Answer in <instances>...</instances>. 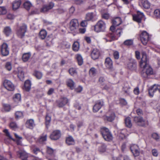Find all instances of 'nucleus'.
Segmentation results:
<instances>
[{
    "instance_id": "obj_1",
    "label": "nucleus",
    "mask_w": 160,
    "mask_h": 160,
    "mask_svg": "<svg viewBox=\"0 0 160 160\" xmlns=\"http://www.w3.org/2000/svg\"><path fill=\"white\" fill-rule=\"evenodd\" d=\"M142 58L139 63V65L142 69L141 72L142 76L146 78L148 76L152 75L153 74V71L148 64V59L147 58L146 53L144 52H142Z\"/></svg>"
},
{
    "instance_id": "obj_2",
    "label": "nucleus",
    "mask_w": 160,
    "mask_h": 160,
    "mask_svg": "<svg viewBox=\"0 0 160 160\" xmlns=\"http://www.w3.org/2000/svg\"><path fill=\"white\" fill-rule=\"evenodd\" d=\"M122 32L121 29H118L115 32L109 33L106 34V36L103 39L106 42H111L117 40L120 36L121 33Z\"/></svg>"
},
{
    "instance_id": "obj_3",
    "label": "nucleus",
    "mask_w": 160,
    "mask_h": 160,
    "mask_svg": "<svg viewBox=\"0 0 160 160\" xmlns=\"http://www.w3.org/2000/svg\"><path fill=\"white\" fill-rule=\"evenodd\" d=\"M100 132L105 140L110 141L112 140V136L108 128L104 127L101 128Z\"/></svg>"
},
{
    "instance_id": "obj_4",
    "label": "nucleus",
    "mask_w": 160,
    "mask_h": 160,
    "mask_svg": "<svg viewBox=\"0 0 160 160\" xmlns=\"http://www.w3.org/2000/svg\"><path fill=\"white\" fill-rule=\"evenodd\" d=\"M106 27V23L103 21L100 20L94 26V30L97 32H103L105 31Z\"/></svg>"
},
{
    "instance_id": "obj_5",
    "label": "nucleus",
    "mask_w": 160,
    "mask_h": 160,
    "mask_svg": "<svg viewBox=\"0 0 160 160\" xmlns=\"http://www.w3.org/2000/svg\"><path fill=\"white\" fill-rule=\"evenodd\" d=\"M133 121L137 125L141 127H145L148 125V121L144 119L140 116H135L133 117Z\"/></svg>"
},
{
    "instance_id": "obj_6",
    "label": "nucleus",
    "mask_w": 160,
    "mask_h": 160,
    "mask_svg": "<svg viewBox=\"0 0 160 160\" xmlns=\"http://www.w3.org/2000/svg\"><path fill=\"white\" fill-rule=\"evenodd\" d=\"M54 5V4L52 2H51L47 4L43 5L40 9V12L43 13L48 12L49 10L52 9Z\"/></svg>"
},
{
    "instance_id": "obj_7",
    "label": "nucleus",
    "mask_w": 160,
    "mask_h": 160,
    "mask_svg": "<svg viewBox=\"0 0 160 160\" xmlns=\"http://www.w3.org/2000/svg\"><path fill=\"white\" fill-rule=\"evenodd\" d=\"M140 37L142 43L144 45H146L149 40L148 34L146 31H143L141 34Z\"/></svg>"
},
{
    "instance_id": "obj_8",
    "label": "nucleus",
    "mask_w": 160,
    "mask_h": 160,
    "mask_svg": "<svg viewBox=\"0 0 160 160\" xmlns=\"http://www.w3.org/2000/svg\"><path fill=\"white\" fill-rule=\"evenodd\" d=\"M79 26V23L77 19H72L70 22L69 28L71 31H74Z\"/></svg>"
},
{
    "instance_id": "obj_9",
    "label": "nucleus",
    "mask_w": 160,
    "mask_h": 160,
    "mask_svg": "<svg viewBox=\"0 0 160 160\" xmlns=\"http://www.w3.org/2000/svg\"><path fill=\"white\" fill-rule=\"evenodd\" d=\"M4 86L8 90L13 91L14 89V86L13 84L9 80H5L4 82Z\"/></svg>"
},
{
    "instance_id": "obj_10",
    "label": "nucleus",
    "mask_w": 160,
    "mask_h": 160,
    "mask_svg": "<svg viewBox=\"0 0 160 160\" xmlns=\"http://www.w3.org/2000/svg\"><path fill=\"white\" fill-rule=\"evenodd\" d=\"M130 150L135 157H137L140 154V149L138 145L136 144L132 145L130 147Z\"/></svg>"
},
{
    "instance_id": "obj_11",
    "label": "nucleus",
    "mask_w": 160,
    "mask_h": 160,
    "mask_svg": "<svg viewBox=\"0 0 160 160\" xmlns=\"http://www.w3.org/2000/svg\"><path fill=\"white\" fill-rule=\"evenodd\" d=\"M27 26L26 25H22L18 30L17 34L18 36L22 38L25 35L26 32Z\"/></svg>"
},
{
    "instance_id": "obj_12",
    "label": "nucleus",
    "mask_w": 160,
    "mask_h": 160,
    "mask_svg": "<svg viewBox=\"0 0 160 160\" xmlns=\"http://www.w3.org/2000/svg\"><path fill=\"white\" fill-rule=\"evenodd\" d=\"M116 116L114 112H109L108 115H105L103 116V119L105 121L112 122L115 119Z\"/></svg>"
},
{
    "instance_id": "obj_13",
    "label": "nucleus",
    "mask_w": 160,
    "mask_h": 160,
    "mask_svg": "<svg viewBox=\"0 0 160 160\" xmlns=\"http://www.w3.org/2000/svg\"><path fill=\"white\" fill-rule=\"evenodd\" d=\"M103 105V102L102 100L97 101L93 107V111L97 112Z\"/></svg>"
},
{
    "instance_id": "obj_14",
    "label": "nucleus",
    "mask_w": 160,
    "mask_h": 160,
    "mask_svg": "<svg viewBox=\"0 0 160 160\" xmlns=\"http://www.w3.org/2000/svg\"><path fill=\"white\" fill-rule=\"evenodd\" d=\"M61 133L59 130L54 131L51 134L50 138L52 140H57L61 137Z\"/></svg>"
},
{
    "instance_id": "obj_15",
    "label": "nucleus",
    "mask_w": 160,
    "mask_h": 160,
    "mask_svg": "<svg viewBox=\"0 0 160 160\" xmlns=\"http://www.w3.org/2000/svg\"><path fill=\"white\" fill-rule=\"evenodd\" d=\"M104 64L107 68L110 70H113V62L110 58L107 57L106 58Z\"/></svg>"
},
{
    "instance_id": "obj_16",
    "label": "nucleus",
    "mask_w": 160,
    "mask_h": 160,
    "mask_svg": "<svg viewBox=\"0 0 160 160\" xmlns=\"http://www.w3.org/2000/svg\"><path fill=\"white\" fill-rule=\"evenodd\" d=\"M2 54L4 56H6L9 53V50L8 45L5 43L2 45L1 49Z\"/></svg>"
},
{
    "instance_id": "obj_17",
    "label": "nucleus",
    "mask_w": 160,
    "mask_h": 160,
    "mask_svg": "<svg viewBox=\"0 0 160 160\" xmlns=\"http://www.w3.org/2000/svg\"><path fill=\"white\" fill-rule=\"evenodd\" d=\"M143 16V13L139 11H138L137 14L133 15V19L134 21L138 23H140Z\"/></svg>"
},
{
    "instance_id": "obj_18",
    "label": "nucleus",
    "mask_w": 160,
    "mask_h": 160,
    "mask_svg": "<svg viewBox=\"0 0 160 160\" xmlns=\"http://www.w3.org/2000/svg\"><path fill=\"white\" fill-rule=\"evenodd\" d=\"M157 91H158L159 92H160V85L155 84L151 87L149 89L148 92L149 95L151 97H152L153 95L154 92Z\"/></svg>"
},
{
    "instance_id": "obj_19",
    "label": "nucleus",
    "mask_w": 160,
    "mask_h": 160,
    "mask_svg": "<svg viewBox=\"0 0 160 160\" xmlns=\"http://www.w3.org/2000/svg\"><path fill=\"white\" fill-rule=\"evenodd\" d=\"M17 155L22 160H27L28 154L24 151H19L17 152Z\"/></svg>"
},
{
    "instance_id": "obj_20",
    "label": "nucleus",
    "mask_w": 160,
    "mask_h": 160,
    "mask_svg": "<svg viewBox=\"0 0 160 160\" xmlns=\"http://www.w3.org/2000/svg\"><path fill=\"white\" fill-rule=\"evenodd\" d=\"M85 19L88 21H93L97 18H96V15L93 12H89L86 15Z\"/></svg>"
},
{
    "instance_id": "obj_21",
    "label": "nucleus",
    "mask_w": 160,
    "mask_h": 160,
    "mask_svg": "<svg viewBox=\"0 0 160 160\" xmlns=\"http://www.w3.org/2000/svg\"><path fill=\"white\" fill-rule=\"evenodd\" d=\"M92 58L94 60L98 58L100 55V52L97 49H94L92 51L91 54Z\"/></svg>"
},
{
    "instance_id": "obj_22",
    "label": "nucleus",
    "mask_w": 160,
    "mask_h": 160,
    "mask_svg": "<svg viewBox=\"0 0 160 160\" xmlns=\"http://www.w3.org/2000/svg\"><path fill=\"white\" fill-rule=\"evenodd\" d=\"M68 99L66 98H61L58 103V106L59 107H62L65 105L68 102Z\"/></svg>"
},
{
    "instance_id": "obj_23",
    "label": "nucleus",
    "mask_w": 160,
    "mask_h": 160,
    "mask_svg": "<svg viewBox=\"0 0 160 160\" xmlns=\"http://www.w3.org/2000/svg\"><path fill=\"white\" fill-rule=\"evenodd\" d=\"M18 77L21 81L23 80L24 77V72L22 68L21 67L18 68Z\"/></svg>"
},
{
    "instance_id": "obj_24",
    "label": "nucleus",
    "mask_w": 160,
    "mask_h": 160,
    "mask_svg": "<svg viewBox=\"0 0 160 160\" xmlns=\"http://www.w3.org/2000/svg\"><path fill=\"white\" fill-rule=\"evenodd\" d=\"M21 3V0H16L12 3V8L14 10L18 9Z\"/></svg>"
},
{
    "instance_id": "obj_25",
    "label": "nucleus",
    "mask_w": 160,
    "mask_h": 160,
    "mask_svg": "<svg viewBox=\"0 0 160 160\" xmlns=\"http://www.w3.org/2000/svg\"><path fill=\"white\" fill-rule=\"evenodd\" d=\"M27 127L31 129H32L35 126L34 120L32 119H30L28 120L26 123Z\"/></svg>"
},
{
    "instance_id": "obj_26",
    "label": "nucleus",
    "mask_w": 160,
    "mask_h": 160,
    "mask_svg": "<svg viewBox=\"0 0 160 160\" xmlns=\"http://www.w3.org/2000/svg\"><path fill=\"white\" fill-rule=\"evenodd\" d=\"M112 23L113 25L117 26L120 25L122 23L121 18L119 17H117L112 20Z\"/></svg>"
},
{
    "instance_id": "obj_27",
    "label": "nucleus",
    "mask_w": 160,
    "mask_h": 160,
    "mask_svg": "<svg viewBox=\"0 0 160 160\" xmlns=\"http://www.w3.org/2000/svg\"><path fill=\"white\" fill-rule=\"evenodd\" d=\"M66 84L71 89H73L74 88L75 83L71 79H67L66 81Z\"/></svg>"
},
{
    "instance_id": "obj_28",
    "label": "nucleus",
    "mask_w": 160,
    "mask_h": 160,
    "mask_svg": "<svg viewBox=\"0 0 160 160\" xmlns=\"http://www.w3.org/2000/svg\"><path fill=\"white\" fill-rule=\"evenodd\" d=\"M141 3L145 9H148L150 7V3L147 0H142Z\"/></svg>"
},
{
    "instance_id": "obj_29",
    "label": "nucleus",
    "mask_w": 160,
    "mask_h": 160,
    "mask_svg": "<svg viewBox=\"0 0 160 160\" xmlns=\"http://www.w3.org/2000/svg\"><path fill=\"white\" fill-rule=\"evenodd\" d=\"M128 68L132 71L135 70L136 69L137 64L135 62H131L128 65Z\"/></svg>"
},
{
    "instance_id": "obj_30",
    "label": "nucleus",
    "mask_w": 160,
    "mask_h": 160,
    "mask_svg": "<svg viewBox=\"0 0 160 160\" xmlns=\"http://www.w3.org/2000/svg\"><path fill=\"white\" fill-rule=\"evenodd\" d=\"M31 82L29 80H26L24 83V89L27 91H29L31 89Z\"/></svg>"
},
{
    "instance_id": "obj_31",
    "label": "nucleus",
    "mask_w": 160,
    "mask_h": 160,
    "mask_svg": "<svg viewBox=\"0 0 160 160\" xmlns=\"http://www.w3.org/2000/svg\"><path fill=\"white\" fill-rule=\"evenodd\" d=\"M31 149L33 152L35 154H37L38 153L41 152L39 148L37 146L34 145H32L31 146Z\"/></svg>"
},
{
    "instance_id": "obj_32",
    "label": "nucleus",
    "mask_w": 160,
    "mask_h": 160,
    "mask_svg": "<svg viewBox=\"0 0 160 160\" xmlns=\"http://www.w3.org/2000/svg\"><path fill=\"white\" fill-rule=\"evenodd\" d=\"M66 143L68 145H74L75 143L74 140L73 138L71 137H69L66 139Z\"/></svg>"
},
{
    "instance_id": "obj_33",
    "label": "nucleus",
    "mask_w": 160,
    "mask_h": 160,
    "mask_svg": "<svg viewBox=\"0 0 160 160\" xmlns=\"http://www.w3.org/2000/svg\"><path fill=\"white\" fill-rule=\"evenodd\" d=\"M76 58L77 60L78 65H81L83 63V60L81 55L80 54L76 55Z\"/></svg>"
},
{
    "instance_id": "obj_34",
    "label": "nucleus",
    "mask_w": 160,
    "mask_h": 160,
    "mask_svg": "<svg viewBox=\"0 0 160 160\" xmlns=\"http://www.w3.org/2000/svg\"><path fill=\"white\" fill-rule=\"evenodd\" d=\"M125 123L126 126L128 128H131L132 125L131 120L130 118L127 117L125 119Z\"/></svg>"
},
{
    "instance_id": "obj_35",
    "label": "nucleus",
    "mask_w": 160,
    "mask_h": 160,
    "mask_svg": "<svg viewBox=\"0 0 160 160\" xmlns=\"http://www.w3.org/2000/svg\"><path fill=\"white\" fill-rule=\"evenodd\" d=\"M130 87L128 83H125L123 88V91L127 94H129L130 93Z\"/></svg>"
},
{
    "instance_id": "obj_36",
    "label": "nucleus",
    "mask_w": 160,
    "mask_h": 160,
    "mask_svg": "<svg viewBox=\"0 0 160 160\" xmlns=\"http://www.w3.org/2000/svg\"><path fill=\"white\" fill-rule=\"evenodd\" d=\"M47 34L46 31L45 30H42L39 32V38L42 39H43L46 38Z\"/></svg>"
},
{
    "instance_id": "obj_37",
    "label": "nucleus",
    "mask_w": 160,
    "mask_h": 160,
    "mask_svg": "<svg viewBox=\"0 0 160 160\" xmlns=\"http://www.w3.org/2000/svg\"><path fill=\"white\" fill-rule=\"evenodd\" d=\"M53 40L52 36H48L45 39V42L47 46H49L52 43V40Z\"/></svg>"
},
{
    "instance_id": "obj_38",
    "label": "nucleus",
    "mask_w": 160,
    "mask_h": 160,
    "mask_svg": "<svg viewBox=\"0 0 160 160\" xmlns=\"http://www.w3.org/2000/svg\"><path fill=\"white\" fill-rule=\"evenodd\" d=\"M31 56L30 53H27L23 54L22 56V60L24 62H26L28 60Z\"/></svg>"
},
{
    "instance_id": "obj_39",
    "label": "nucleus",
    "mask_w": 160,
    "mask_h": 160,
    "mask_svg": "<svg viewBox=\"0 0 160 160\" xmlns=\"http://www.w3.org/2000/svg\"><path fill=\"white\" fill-rule=\"evenodd\" d=\"M4 32L7 36H9L11 33V29L9 27H5L4 29Z\"/></svg>"
},
{
    "instance_id": "obj_40",
    "label": "nucleus",
    "mask_w": 160,
    "mask_h": 160,
    "mask_svg": "<svg viewBox=\"0 0 160 160\" xmlns=\"http://www.w3.org/2000/svg\"><path fill=\"white\" fill-rule=\"evenodd\" d=\"M23 5L24 8L28 10H29L32 6L31 3L29 1H26L25 2Z\"/></svg>"
},
{
    "instance_id": "obj_41",
    "label": "nucleus",
    "mask_w": 160,
    "mask_h": 160,
    "mask_svg": "<svg viewBox=\"0 0 160 160\" xmlns=\"http://www.w3.org/2000/svg\"><path fill=\"white\" fill-rule=\"evenodd\" d=\"M79 43L78 42H74L72 46L73 50L75 51H78L79 49Z\"/></svg>"
},
{
    "instance_id": "obj_42",
    "label": "nucleus",
    "mask_w": 160,
    "mask_h": 160,
    "mask_svg": "<svg viewBox=\"0 0 160 160\" xmlns=\"http://www.w3.org/2000/svg\"><path fill=\"white\" fill-rule=\"evenodd\" d=\"M96 69L94 68H91L89 71V75L91 77H93L96 75Z\"/></svg>"
},
{
    "instance_id": "obj_43",
    "label": "nucleus",
    "mask_w": 160,
    "mask_h": 160,
    "mask_svg": "<svg viewBox=\"0 0 160 160\" xmlns=\"http://www.w3.org/2000/svg\"><path fill=\"white\" fill-rule=\"evenodd\" d=\"M33 74L38 79H40L42 76V73L37 71H35L34 72Z\"/></svg>"
},
{
    "instance_id": "obj_44",
    "label": "nucleus",
    "mask_w": 160,
    "mask_h": 160,
    "mask_svg": "<svg viewBox=\"0 0 160 160\" xmlns=\"http://www.w3.org/2000/svg\"><path fill=\"white\" fill-rule=\"evenodd\" d=\"M47 135H42L40 136L38 139L39 142L40 143H42L43 142L46 141L47 139Z\"/></svg>"
},
{
    "instance_id": "obj_45",
    "label": "nucleus",
    "mask_w": 160,
    "mask_h": 160,
    "mask_svg": "<svg viewBox=\"0 0 160 160\" xmlns=\"http://www.w3.org/2000/svg\"><path fill=\"white\" fill-rule=\"evenodd\" d=\"M70 44L66 42H63L62 43V47L63 48H70Z\"/></svg>"
},
{
    "instance_id": "obj_46",
    "label": "nucleus",
    "mask_w": 160,
    "mask_h": 160,
    "mask_svg": "<svg viewBox=\"0 0 160 160\" xmlns=\"http://www.w3.org/2000/svg\"><path fill=\"white\" fill-rule=\"evenodd\" d=\"M21 95L19 93L16 94L15 95L13 99L15 102H18L21 100Z\"/></svg>"
},
{
    "instance_id": "obj_47",
    "label": "nucleus",
    "mask_w": 160,
    "mask_h": 160,
    "mask_svg": "<svg viewBox=\"0 0 160 160\" xmlns=\"http://www.w3.org/2000/svg\"><path fill=\"white\" fill-rule=\"evenodd\" d=\"M154 16L157 18H160V10L156 9L154 12Z\"/></svg>"
},
{
    "instance_id": "obj_48",
    "label": "nucleus",
    "mask_w": 160,
    "mask_h": 160,
    "mask_svg": "<svg viewBox=\"0 0 160 160\" xmlns=\"http://www.w3.org/2000/svg\"><path fill=\"white\" fill-rule=\"evenodd\" d=\"M7 11L4 7H0V14L4 15L6 13Z\"/></svg>"
},
{
    "instance_id": "obj_49",
    "label": "nucleus",
    "mask_w": 160,
    "mask_h": 160,
    "mask_svg": "<svg viewBox=\"0 0 160 160\" xmlns=\"http://www.w3.org/2000/svg\"><path fill=\"white\" fill-rule=\"evenodd\" d=\"M51 117L48 115H47L46 117V125L47 127L49 125L51 121Z\"/></svg>"
},
{
    "instance_id": "obj_50",
    "label": "nucleus",
    "mask_w": 160,
    "mask_h": 160,
    "mask_svg": "<svg viewBox=\"0 0 160 160\" xmlns=\"http://www.w3.org/2000/svg\"><path fill=\"white\" fill-rule=\"evenodd\" d=\"M124 44L127 46L131 45L133 44V41L132 39L126 40L124 42Z\"/></svg>"
},
{
    "instance_id": "obj_51",
    "label": "nucleus",
    "mask_w": 160,
    "mask_h": 160,
    "mask_svg": "<svg viewBox=\"0 0 160 160\" xmlns=\"http://www.w3.org/2000/svg\"><path fill=\"white\" fill-rule=\"evenodd\" d=\"M10 127L13 130H15L18 128L16 124L14 122H12L10 123Z\"/></svg>"
},
{
    "instance_id": "obj_52",
    "label": "nucleus",
    "mask_w": 160,
    "mask_h": 160,
    "mask_svg": "<svg viewBox=\"0 0 160 160\" xmlns=\"http://www.w3.org/2000/svg\"><path fill=\"white\" fill-rule=\"evenodd\" d=\"M69 72L71 75H73L75 74H76L77 73L75 69L73 68H70L69 69Z\"/></svg>"
},
{
    "instance_id": "obj_53",
    "label": "nucleus",
    "mask_w": 160,
    "mask_h": 160,
    "mask_svg": "<svg viewBox=\"0 0 160 160\" xmlns=\"http://www.w3.org/2000/svg\"><path fill=\"white\" fill-rule=\"evenodd\" d=\"M47 153L49 155H51L54 156L53 150L51 148L49 147H47Z\"/></svg>"
},
{
    "instance_id": "obj_54",
    "label": "nucleus",
    "mask_w": 160,
    "mask_h": 160,
    "mask_svg": "<svg viewBox=\"0 0 160 160\" xmlns=\"http://www.w3.org/2000/svg\"><path fill=\"white\" fill-rule=\"evenodd\" d=\"M4 110L6 112L9 111L11 109L10 106L8 104H5L3 106Z\"/></svg>"
},
{
    "instance_id": "obj_55",
    "label": "nucleus",
    "mask_w": 160,
    "mask_h": 160,
    "mask_svg": "<svg viewBox=\"0 0 160 160\" xmlns=\"http://www.w3.org/2000/svg\"><path fill=\"white\" fill-rule=\"evenodd\" d=\"M23 116L22 113L20 111H18L15 113L16 118H19Z\"/></svg>"
},
{
    "instance_id": "obj_56",
    "label": "nucleus",
    "mask_w": 160,
    "mask_h": 160,
    "mask_svg": "<svg viewBox=\"0 0 160 160\" xmlns=\"http://www.w3.org/2000/svg\"><path fill=\"white\" fill-rule=\"evenodd\" d=\"M74 107L78 110H80L81 109L82 105L80 104L79 103L76 102L75 103L74 105Z\"/></svg>"
},
{
    "instance_id": "obj_57",
    "label": "nucleus",
    "mask_w": 160,
    "mask_h": 160,
    "mask_svg": "<svg viewBox=\"0 0 160 160\" xmlns=\"http://www.w3.org/2000/svg\"><path fill=\"white\" fill-rule=\"evenodd\" d=\"M5 133L6 135L8 137V138L12 140H13V138H12L11 136L10 135L9 132H8L7 129H5L3 131Z\"/></svg>"
},
{
    "instance_id": "obj_58",
    "label": "nucleus",
    "mask_w": 160,
    "mask_h": 160,
    "mask_svg": "<svg viewBox=\"0 0 160 160\" xmlns=\"http://www.w3.org/2000/svg\"><path fill=\"white\" fill-rule=\"evenodd\" d=\"M152 137L153 139L157 141L160 138V137L158 134L155 133H154L152 134Z\"/></svg>"
},
{
    "instance_id": "obj_59",
    "label": "nucleus",
    "mask_w": 160,
    "mask_h": 160,
    "mask_svg": "<svg viewBox=\"0 0 160 160\" xmlns=\"http://www.w3.org/2000/svg\"><path fill=\"white\" fill-rule=\"evenodd\" d=\"M114 58L116 59H118L119 58V53L117 51H114L113 53Z\"/></svg>"
},
{
    "instance_id": "obj_60",
    "label": "nucleus",
    "mask_w": 160,
    "mask_h": 160,
    "mask_svg": "<svg viewBox=\"0 0 160 160\" xmlns=\"http://www.w3.org/2000/svg\"><path fill=\"white\" fill-rule=\"evenodd\" d=\"M152 155L155 157H157L158 155V152L157 149H153L152 150Z\"/></svg>"
},
{
    "instance_id": "obj_61",
    "label": "nucleus",
    "mask_w": 160,
    "mask_h": 160,
    "mask_svg": "<svg viewBox=\"0 0 160 160\" xmlns=\"http://www.w3.org/2000/svg\"><path fill=\"white\" fill-rule=\"evenodd\" d=\"M87 21H88L86 20V19L85 20L82 21L80 23L81 26L82 27H86L88 25Z\"/></svg>"
},
{
    "instance_id": "obj_62",
    "label": "nucleus",
    "mask_w": 160,
    "mask_h": 160,
    "mask_svg": "<svg viewBox=\"0 0 160 160\" xmlns=\"http://www.w3.org/2000/svg\"><path fill=\"white\" fill-rule=\"evenodd\" d=\"M6 68L8 71L11 70L12 68L11 63L9 62H8L6 63Z\"/></svg>"
},
{
    "instance_id": "obj_63",
    "label": "nucleus",
    "mask_w": 160,
    "mask_h": 160,
    "mask_svg": "<svg viewBox=\"0 0 160 160\" xmlns=\"http://www.w3.org/2000/svg\"><path fill=\"white\" fill-rule=\"evenodd\" d=\"M106 149V146L104 145H102L101 147L99 148V151L102 152H104Z\"/></svg>"
},
{
    "instance_id": "obj_64",
    "label": "nucleus",
    "mask_w": 160,
    "mask_h": 160,
    "mask_svg": "<svg viewBox=\"0 0 160 160\" xmlns=\"http://www.w3.org/2000/svg\"><path fill=\"white\" fill-rule=\"evenodd\" d=\"M110 17L109 14L108 13H105L102 15V17L103 18L106 19H108Z\"/></svg>"
}]
</instances>
